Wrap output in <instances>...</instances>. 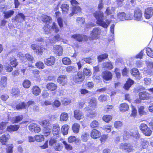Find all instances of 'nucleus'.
Returning <instances> with one entry per match:
<instances>
[{"label": "nucleus", "mask_w": 153, "mask_h": 153, "mask_svg": "<svg viewBox=\"0 0 153 153\" xmlns=\"http://www.w3.org/2000/svg\"><path fill=\"white\" fill-rule=\"evenodd\" d=\"M93 15L97 20V24L104 28H107L108 25L103 21L104 14L102 12L96 11L93 13Z\"/></svg>", "instance_id": "nucleus-1"}, {"label": "nucleus", "mask_w": 153, "mask_h": 153, "mask_svg": "<svg viewBox=\"0 0 153 153\" xmlns=\"http://www.w3.org/2000/svg\"><path fill=\"white\" fill-rule=\"evenodd\" d=\"M32 49L38 55L41 56L43 54L47 48H45V46L41 44L36 45L35 44H32L30 46Z\"/></svg>", "instance_id": "nucleus-2"}, {"label": "nucleus", "mask_w": 153, "mask_h": 153, "mask_svg": "<svg viewBox=\"0 0 153 153\" xmlns=\"http://www.w3.org/2000/svg\"><path fill=\"white\" fill-rule=\"evenodd\" d=\"M97 100L96 98L92 97L90 99L89 105L85 108L86 111L94 110L97 108Z\"/></svg>", "instance_id": "nucleus-3"}, {"label": "nucleus", "mask_w": 153, "mask_h": 153, "mask_svg": "<svg viewBox=\"0 0 153 153\" xmlns=\"http://www.w3.org/2000/svg\"><path fill=\"white\" fill-rule=\"evenodd\" d=\"M139 128L145 136L149 137L151 135L152 131L150 128L146 124L141 123L139 126Z\"/></svg>", "instance_id": "nucleus-4"}, {"label": "nucleus", "mask_w": 153, "mask_h": 153, "mask_svg": "<svg viewBox=\"0 0 153 153\" xmlns=\"http://www.w3.org/2000/svg\"><path fill=\"white\" fill-rule=\"evenodd\" d=\"M71 4L73 6L72 8L71 12L68 14V16L71 17L73 16L75 13L79 12L81 11V8L78 6H74V5H77L79 3L76 0H71L70 1Z\"/></svg>", "instance_id": "nucleus-5"}, {"label": "nucleus", "mask_w": 153, "mask_h": 153, "mask_svg": "<svg viewBox=\"0 0 153 153\" xmlns=\"http://www.w3.org/2000/svg\"><path fill=\"white\" fill-rule=\"evenodd\" d=\"M101 33V30L97 28H95L91 32V36L88 37V40L90 41L98 39L100 37Z\"/></svg>", "instance_id": "nucleus-6"}, {"label": "nucleus", "mask_w": 153, "mask_h": 153, "mask_svg": "<svg viewBox=\"0 0 153 153\" xmlns=\"http://www.w3.org/2000/svg\"><path fill=\"white\" fill-rule=\"evenodd\" d=\"M85 79V75L82 71H79L73 76V80L76 83H79L83 81Z\"/></svg>", "instance_id": "nucleus-7"}, {"label": "nucleus", "mask_w": 153, "mask_h": 153, "mask_svg": "<svg viewBox=\"0 0 153 153\" xmlns=\"http://www.w3.org/2000/svg\"><path fill=\"white\" fill-rule=\"evenodd\" d=\"M102 77L103 82L106 83V81H111L113 78V75L112 73L108 70H105L102 73Z\"/></svg>", "instance_id": "nucleus-8"}, {"label": "nucleus", "mask_w": 153, "mask_h": 153, "mask_svg": "<svg viewBox=\"0 0 153 153\" xmlns=\"http://www.w3.org/2000/svg\"><path fill=\"white\" fill-rule=\"evenodd\" d=\"M71 37L77 41L81 42L83 41L87 42L88 40V37L85 35L75 34L72 35Z\"/></svg>", "instance_id": "nucleus-9"}, {"label": "nucleus", "mask_w": 153, "mask_h": 153, "mask_svg": "<svg viewBox=\"0 0 153 153\" xmlns=\"http://www.w3.org/2000/svg\"><path fill=\"white\" fill-rule=\"evenodd\" d=\"M133 146L130 144L127 143H121L120 145V149L124 150L128 152H131L133 150Z\"/></svg>", "instance_id": "nucleus-10"}, {"label": "nucleus", "mask_w": 153, "mask_h": 153, "mask_svg": "<svg viewBox=\"0 0 153 153\" xmlns=\"http://www.w3.org/2000/svg\"><path fill=\"white\" fill-rule=\"evenodd\" d=\"M133 16L135 20L140 21L141 19L143 16V13L140 8H136L134 9Z\"/></svg>", "instance_id": "nucleus-11"}, {"label": "nucleus", "mask_w": 153, "mask_h": 153, "mask_svg": "<svg viewBox=\"0 0 153 153\" xmlns=\"http://www.w3.org/2000/svg\"><path fill=\"white\" fill-rule=\"evenodd\" d=\"M60 128L58 123L53 124L52 127V133L54 136H56L57 137H59L60 134Z\"/></svg>", "instance_id": "nucleus-12"}, {"label": "nucleus", "mask_w": 153, "mask_h": 153, "mask_svg": "<svg viewBox=\"0 0 153 153\" xmlns=\"http://www.w3.org/2000/svg\"><path fill=\"white\" fill-rule=\"evenodd\" d=\"M131 74L132 76L135 77V79L139 80L142 78L139 70L137 68H134L131 70Z\"/></svg>", "instance_id": "nucleus-13"}, {"label": "nucleus", "mask_w": 153, "mask_h": 153, "mask_svg": "<svg viewBox=\"0 0 153 153\" xmlns=\"http://www.w3.org/2000/svg\"><path fill=\"white\" fill-rule=\"evenodd\" d=\"M56 61V58L53 56H51L46 59L44 60V63L48 66H51L54 65Z\"/></svg>", "instance_id": "nucleus-14"}, {"label": "nucleus", "mask_w": 153, "mask_h": 153, "mask_svg": "<svg viewBox=\"0 0 153 153\" xmlns=\"http://www.w3.org/2000/svg\"><path fill=\"white\" fill-rule=\"evenodd\" d=\"M67 77L66 76L64 75H60L57 78V81L62 86L66 85L67 82Z\"/></svg>", "instance_id": "nucleus-15"}, {"label": "nucleus", "mask_w": 153, "mask_h": 153, "mask_svg": "<svg viewBox=\"0 0 153 153\" xmlns=\"http://www.w3.org/2000/svg\"><path fill=\"white\" fill-rule=\"evenodd\" d=\"M153 7H148L146 9L144 12V16L146 19H149L153 16Z\"/></svg>", "instance_id": "nucleus-16"}, {"label": "nucleus", "mask_w": 153, "mask_h": 153, "mask_svg": "<svg viewBox=\"0 0 153 153\" xmlns=\"http://www.w3.org/2000/svg\"><path fill=\"white\" fill-rule=\"evenodd\" d=\"M101 133L100 131L97 129H93L91 130L90 133V136L93 139H97L100 137Z\"/></svg>", "instance_id": "nucleus-17"}, {"label": "nucleus", "mask_w": 153, "mask_h": 153, "mask_svg": "<svg viewBox=\"0 0 153 153\" xmlns=\"http://www.w3.org/2000/svg\"><path fill=\"white\" fill-rule=\"evenodd\" d=\"M134 82L132 79L130 78H128L123 86V88L126 91L128 90L131 86L134 84Z\"/></svg>", "instance_id": "nucleus-18"}, {"label": "nucleus", "mask_w": 153, "mask_h": 153, "mask_svg": "<svg viewBox=\"0 0 153 153\" xmlns=\"http://www.w3.org/2000/svg\"><path fill=\"white\" fill-rule=\"evenodd\" d=\"M31 90L32 93L35 96L39 95L41 94V89L40 87L37 85L33 86Z\"/></svg>", "instance_id": "nucleus-19"}, {"label": "nucleus", "mask_w": 153, "mask_h": 153, "mask_svg": "<svg viewBox=\"0 0 153 153\" xmlns=\"http://www.w3.org/2000/svg\"><path fill=\"white\" fill-rule=\"evenodd\" d=\"M10 137V136L9 134H3L0 137V142L2 145H6Z\"/></svg>", "instance_id": "nucleus-20"}, {"label": "nucleus", "mask_w": 153, "mask_h": 153, "mask_svg": "<svg viewBox=\"0 0 153 153\" xmlns=\"http://www.w3.org/2000/svg\"><path fill=\"white\" fill-rule=\"evenodd\" d=\"M57 85L55 83L52 82L48 83L46 85V88L49 91H54L57 89Z\"/></svg>", "instance_id": "nucleus-21"}, {"label": "nucleus", "mask_w": 153, "mask_h": 153, "mask_svg": "<svg viewBox=\"0 0 153 153\" xmlns=\"http://www.w3.org/2000/svg\"><path fill=\"white\" fill-rule=\"evenodd\" d=\"M68 140L69 143H74L76 144L79 145L81 143V140L78 138H76L75 136L71 135L68 138Z\"/></svg>", "instance_id": "nucleus-22"}, {"label": "nucleus", "mask_w": 153, "mask_h": 153, "mask_svg": "<svg viewBox=\"0 0 153 153\" xmlns=\"http://www.w3.org/2000/svg\"><path fill=\"white\" fill-rule=\"evenodd\" d=\"M25 16L22 13H18L15 16L14 20L17 23L22 22L25 21Z\"/></svg>", "instance_id": "nucleus-23"}, {"label": "nucleus", "mask_w": 153, "mask_h": 153, "mask_svg": "<svg viewBox=\"0 0 153 153\" xmlns=\"http://www.w3.org/2000/svg\"><path fill=\"white\" fill-rule=\"evenodd\" d=\"M74 118L77 120H80L84 117L83 113L80 110L78 109L74 111Z\"/></svg>", "instance_id": "nucleus-24"}, {"label": "nucleus", "mask_w": 153, "mask_h": 153, "mask_svg": "<svg viewBox=\"0 0 153 153\" xmlns=\"http://www.w3.org/2000/svg\"><path fill=\"white\" fill-rule=\"evenodd\" d=\"M19 126L18 125H10L7 126L6 130L11 133L17 131L19 129Z\"/></svg>", "instance_id": "nucleus-25"}, {"label": "nucleus", "mask_w": 153, "mask_h": 153, "mask_svg": "<svg viewBox=\"0 0 153 153\" xmlns=\"http://www.w3.org/2000/svg\"><path fill=\"white\" fill-rule=\"evenodd\" d=\"M150 95L149 93L146 91L141 92L139 93V97L141 100L149 99L150 98Z\"/></svg>", "instance_id": "nucleus-26"}, {"label": "nucleus", "mask_w": 153, "mask_h": 153, "mask_svg": "<svg viewBox=\"0 0 153 153\" xmlns=\"http://www.w3.org/2000/svg\"><path fill=\"white\" fill-rule=\"evenodd\" d=\"M34 58L33 56L29 53H26L22 59V62L23 63L27 62V61L32 62L34 60Z\"/></svg>", "instance_id": "nucleus-27"}, {"label": "nucleus", "mask_w": 153, "mask_h": 153, "mask_svg": "<svg viewBox=\"0 0 153 153\" xmlns=\"http://www.w3.org/2000/svg\"><path fill=\"white\" fill-rule=\"evenodd\" d=\"M60 8L61 9L62 13L65 15L68 14L70 10V7L68 4H63L61 5Z\"/></svg>", "instance_id": "nucleus-28"}, {"label": "nucleus", "mask_w": 153, "mask_h": 153, "mask_svg": "<svg viewBox=\"0 0 153 153\" xmlns=\"http://www.w3.org/2000/svg\"><path fill=\"white\" fill-rule=\"evenodd\" d=\"M32 73L35 81L37 82H39L41 80L39 75V71L38 70H33L32 71Z\"/></svg>", "instance_id": "nucleus-29"}, {"label": "nucleus", "mask_w": 153, "mask_h": 153, "mask_svg": "<svg viewBox=\"0 0 153 153\" xmlns=\"http://www.w3.org/2000/svg\"><path fill=\"white\" fill-rule=\"evenodd\" d=\"M10 93L12 96L17 97L20 95L19 89L17 87H13L11 89Z\"/></svg>", "instance_id": "nucleus-30"}, {"label": "nucleus", "mask_w": 153, "mask_h": 153, "mask_svg": "<svg viewBox=\"0 0 153 153\" xmlns=\"http://www.w3.org/2000/svg\"><path fill=\"white\" fill-rule=\"evenodd\" d=\"M61 13L59 11L56 12L55 13L56 17H58L57 19V22L58 25L61 28L63 27L62 19V18L59 16L61 15Z\"/></svg>", "instance_id": "nucleus-31"}, {"label": "nucleus", "mask_w": 153, "mask_h": 153, "mask_svg": "<svg viewBox=\"0 0 153 153\" xmlns=\"http://www.w3.org/2000/svg\"><path fill=\"white\" fill-rule=\"evenodd\" d=\"M54 50L55 53L58 56L62 55L63 50L62 47L59 45H56L54 47Z\"/></svg>", "instance_id": "nucleus-32"}, {"label": "nucleus", "mask_w": 153, "mask_h": 153, "mask_svg": "<svg viewBox=\"0 0 153 153\" xmlns=\"http://www.w3.org/2000/svg\"><path fill=\"white\" fill-rule=\"evenodd\" d=\"M103 68L108 69L111 70L114 68L113 63L111 61L105 62L102 63Z\"/></svg>", "instance_id": "nucleus-33"}, {"label": "nucleus", "mask_w": 153, "mask_h": 153, "mask_svg": "<svg viewBox=\"0 0 153 153\" xmlns=\"http://www.w3.org/2000/svg\"><path fill=\"white\" fill-rule=\"evenodd\" d=\"M69 128V126L67 124H65L62 125L61 128L62 134L64 135H67L68 134V131Z\"/></svg>", "instance_id": "nucleus-34"}, {"label": "nucleus", "mask_w": 153, "mask_h": 153, "mask_svg": "<svg viewBox=\"0 0 153 153\" xmlns=\"http://www.w3.org/2000/svg\"><path fill=\"white\" fill-rule=\"evenodd\" d=\"M7 77L6 76H2L0 81V87L1 88H4L7 86Z\"/></svg>", "instance_id": "nucleus-35"}, {"label": "nucleus", "mask_w": 153, "mask_h": 153, "mask_svg": "<svg viewBox=\"0 0 153 153\" xmlns=\"http://www.w3.org/2000/svg\"><path fill=\"white\" fill-rule=\"evenodd\" d=\"M14 12L13 10H9L7 11H4V18L6 19L9 18L11 17L14 14Z\"/></svg>", "instance_id": "nucleus-36"}, {"label": "nucleus", "mask_w": 153, "mask_h": 153, "mask_svg": "<svg viewBox=\"0 0 153 153\" xmlns=\"http://www.w3.org/2000/svg\"><path fill=\"white\" fill-rule=\"evenodd\" d=\"M129 106L126 103H123L121 104L120 105L119 108L120 111L125 112L128 110Z\"/></svg>", "instance_id": "nucleus-37"}, {"label": "nucleus", "mask_w": 153, "mask_h": 153, "mask_svg": "<svg viewBox=\"0 0 153 153\" xmlns=\"http://www.w3.org/2000/svg\"><path fill=\"white\" fill-rule=\"evenodd\" d=\"M80 126L79 123H74L72 126V130L74 133L77 134L79 133Z\"/></svg>", "instance_id": "nucleus-38"}, {"label": "nucleus", "mask_w": 153, "mask_h": 153, "mask_svg": "<svg viewBox=\"0 0 153 153\" xmlns=\"http://www.w3.org/2000/svg\"><path fill=\"white\" fill-rule=\"evenodd\" d=\"M42 18V20L43 22L48 25L50 23V21L52 20V18L50 16L46 15H43Z\"/></svg>", "instance_id": "nucleus-39"}, {"label": "nucleus", "mask_w": 153, "mask_h": 153, "mask_svg": "<svg viewBox=\"0 0 153 153\" xmlns=\"http://www.w3.org/2000/svg\"><path fill=\"white\" fill-rule=\"evenodd\" d=\"M24 117L23 115H20L16 116L13 118L12 120V123H17L22 121Z\"/></svg>", "instance_id": "nucleus-40"}, {"label": "nucleus", "mask_w": 153, "mask_h": 153, "mask_svg": "<svg viewBox=\"0 0 153 153\" xmlns=\"http://www.w3.org/2000/svg\"><path fill=\"white\" fill-rule=\"evenodd\" d=\"M26 105L25 102H22L16 105V108L17 110L25 109L26 108Z\"/></svg>", "instance_id": "nucleus-41"}, {"label": "nucleus", "mask_w": 153, "mask_h": 153, "mask_svg": "<svg viewBox=\"0 0 153 153\" xmlns=\"http://www.w3.org/2000/svg\"><path fill=\"white\" fill-rule=\"evenodd\" d=\"M40 125L43 128L50 127L51 124L49 119H45L40 122Z\"/></svg>", "instance_id": "nucleus-42"}, {"label": "nucleus", "mask_w": 153, "mask_h": 153, "mask_svg": "<svg viewBox=\"0 0 153 153\" xmlns=\"http://www.w3.org/2000/svg\"><path fill=\"white\" fill-rule=\"evenodd\" d=\"M108 97L107 95L102 94L99 96L98 100L100 102H103L107 101Z\"/></svg>", "instance_id": "nucleus-43"}, {"label": "nucleus", "mask_w": 153, "mask_h": 153, "mask_svg": "<svg viewBox=\"0 0 153 153\" xmlns=\"http://www.w3.org/2000/svg\"><path fill=\"white\" fill-rule=\"evenodd\" d=\"M117 18L120 21L127 20L126 13L123 12L119 13L117 14Z\"/></svg>", "instance_id": "nucleus-44"}, {"label": "nucleus", "mask_w": 153, "mask_h": 153, "mask_svg": "<svg viewBox=\"0 0 153 153\" xmlns=\"http://www.w3.org/2000/svg\"><path fill=\"white\" fill-rule=\"evenodd\" d=\"M10 63L13 68H16L18 65L17 59L15 57L10 58Z\"/></svg>", "instance_id": "nucleus-45"}, {"label": "nucleus", "mask_w": 153, "mask_h": 153, "mask_svg": "<svg viewBox=\"0 0 153 153\" xmlns=\"http://www.w3.org/2000/svg\"><path fill=\"white\" fill-rule=\"evenodd\" d=\"M68 113L63 112L60 115V121H65L68 120Z\"/></svg>", "instance_id": "nucleus-46"}, {"label": "nucleus", "mask_w": 153, "mask_h": 153, "mask_svg": "<svg viewBox=\"0 0 153 153\" xmlns=\"http://www.w3.org/2000/svg\"><path fill=\"white\" fill-rule=\"evenodd\" d=\"M51 133V129L50 127H43V133L46 137L48 136Z\"/></svg>", "instance_id": "nucleus-47"}, {"label": "nucleus", "mask_w": 153, "mask_h": 153, "mask_svg": "<svg viewBox=\"0 0 153 153\" xmlns=\"http://www.w3.org/2000/svg\"><path fill=\"white\" fill-rule=\"evenodd\" d=\"M99 123L97 120H94L91 123L90 125L91 128H94L99 127Z\"/></svg>", "instance_id": "nucleus-48"}, {"label": "nucleus", "mask_w": 153, "mask_h": 153, "mask_svg": "<svg viewBox=\"0 0 153 153\" xmlns=\"http://www.w3.org/2000/svg\"><path fill=\"white\" fill-rule=\"evenodd\" d=\"M63 64L65 65H68L71 63V61L70 59L67 57H64L62 59Z\"/></svg>", "instance_id": "nucleus-49"}, {"label": "nucleus", "mask_w": 153, "mask_h": 153, "mask_svg": "<svg viewBox=\"0 0 153 153\" xmlns=\"http://www.w3.org/2000/svg\"><path fill=\"white\" fill-rule=\"evenodd\" d=\"M66 71L68 73L74 72L76 71V67L72 66H68L65 68Z\"/></svg>", "instance_id": "nucleus-50"}, {"label": "nucleus", "mask_w": 153, "mask_h": 153, "mask_svg": "<svg viewBox=\"0 0 153 153\" xmlns=\"http://www.w3.org/2000/svg\"><path fill=\"white\" fill-rule=\"evenodd\" d=\"M22 85L24 88H28L31 85V82L28 79H25L22 82Z\"/></svg>", "instance_id": "nucleus-51"}, {"label": "nucleus", "mask_w": 153, "mask_h": 153, "mask_svg": "<svg viewBox=\"0 0 153 153\" xmlns=\"http://www.w3.org/2000/svg\"><path fill=\"white\" fill-rule=\"evenodd\" d=\"M144 109V106L142 105L140 106L138 108V111L140 116H142L146 114V113Z\"/></svg>", "instance_id": "nucleus-52"}, {"label": "nucleus", "mask_w": 153, "mask_h": 153, "mask_svg": "<svg viewBox=\"0 0 153 153\" xmlns=\"http://www.w3.org/2000/svg\"><path fill=\"white\" fill-rule=\"evenodd\" d=\"M51 29L53 30L55 33H58L59 31V29L56 24L55 22L53 23Z\"/></svg>", "instance_id": "nucleus-53"}, {"label": "nucleus", "mask_w": 153, "mask_h": 153, "mask_svg": "<svg viewBox=\"0 0 153 153\" xmlns=\"http://www.w3.org/2000/svg\"><path fill=\"white\" fill-rule=\"evenodd\" d=\"M82 72L84 75L86 76H91L92 74V72L91 70L87 68H85L83 69Z\"/></svg>", "instance_id": "nucleus-54"}, {"label": "nucleus", "mask_w": 153, "mask_h": 153, "mask_svg": "<svg viewBox=\"0 0 153 153\" xmlns=\"http://www.w3.org/2000/svg\"><path fill=\"white\" fill-rule=\"evenodd\" d=\"M62 143L64 146L65 149L67 150L70 151L73 149V147L72 145L68 143L66 141H63L62 142Z\"/></svg>", "instance_id": "nucleus-55"}, {"label": "nucleus", "mask_w": 153, "mask_h": 153, "mask_svg": "<svg viewBox=\"0 0 153 153\" xmlns=\"http://www.w3.org/2000/svg\"><path fill=\"white\" fill-rule=\"evenodd\" d=\"M112 119L111 116L109 115H104L102 117L103 120L107 123H109L112 120Z\"/></svg>", "instance_id": "nucleus-56"}, {"label": "nucleus", "mask_w": 153, "mask_h": 153, "mask_svg": "<svg viewBox=\"0 0 153 153\" xmlns=\"http://www.w3.org/2000/svg\"><path fill=\"white\" fill-rule=\"evenodd\" d=\"M63 148L62 144L61 143H58L55 144L53 148L56 151H60L62 150Z\"/></svg>", "instance_id": "nucleus-57"}, {"label": "nucleus", "mask_w": 153, "mask_h": 153, "mask_svg": "<svg viewBox=\"0 0 153 153\" xmlns=\"http://www.w3.org/2000/svg\"><path fill=\"white\" fill-rule=\"evenodd\" d=\"M35 140L36 141L38 142L42 141H44L45 139L44 136L42 134H39L35 135Z\"/></svg>", "instance_id": "nucleus-58"}, {"label": "nucleus", "mask_w": 153, "mask_h": 153, "mask_svg": "<svg viewBox=\"0 0 153 153\" xmlns=\"http://www.w3.org/2000/svg\"><path fill=\"white\" fill-rule=\"evenodd\" d=\"M35 66L39 69H43L45 68V65L41 61H38L35 64Z\"/></svg>", "instance_id": "nucleus-59"}, {"label": "nucleus", "mask_w": 153, "mask_h": 153, "mask_svg": "<svg viewBox=\"0 0 153 153\" xmlns=\"http://www.w3.org/2000/svg\"><path fill=\"white\" fill-rule=\"evenodd\" d=\"M49 24L45 25L43 27V29L46 34H48L51 33V29L49 26Z\"/></svg>", "instance_id": "nucleus-60"}, {"label": "nucleus", "mask_w": 153, "mask_h": 153, "mask_svg": "<svg viewBox=\"0 0 153 153\" xmlns=\"http://www.w3.org/2000/svg\"><path fill=\"white\" fill-rule=\"evenodd\" d=\"M108 56L107 54L104 53L99 56H98L97 59L100 61H101L102 60L108 58Z\"/></svg>", "instance_id": "nucleus-61"}, {"label": "nucleus", "mask_w": 153, "mask_h": 153, "mask_svg": "<svg viewBox=\"0 0 153 153\" xmlns=\"http://www.w3.org/2000/svg\"><path fill=\"white\" fill-rule=\"evenodd\" d=\"M146 53L149 57L153 58V51L150 48H147L146 49Z\"/></svg>", "instance_id": "nucleus-62"}, {"label": "nucleus", "mask_w": 153, "mask_h": 153, "mask_svg": "<svg viewBox=\"0 0 153 153\" xmlns=\"http://www.w3.org/2000/svg\"><path fill=\"white\" fill-rule=\"evenodd\" d=\"M100 140V141L101 143H103L106 141L108 138L107 134H103L101 135Z\"/></svg>", "instance_id": "nucleus-63"}, {"label": "nucleus", "mask_w": 153, "mask_h": 153, "mask_svg": "<svg viewBox=\"0 0 153 153\" xmlns=\"http://www.w3.org/2000/svg\"><path fill=\"white\" fill-rule=\"evenodd\" d=\"M97 115V113L95 111H91L89 114L87 115V117L91 119H94Z\"/></svg>", "instance_id": "nucleus-64"}]
</instances>
